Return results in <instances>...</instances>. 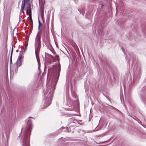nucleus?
<instances>
[{"mask_svg":"<svg viewBox=\"0 0 146 146\" xmlns=\"http://www.w3.org/2000/svg\"><path fill=\"white\" fill-rule=\"evenodd\" d=\"M60 70V67L58 66L54 67L52 68V79L51 80V84L48 86V89L46 90V92L44 93V96H46L48 93V90H50L49 92L46 97L48 98V101H50L51 98L53 97L54 91L55 88V86L58 82Z\"/></svg>","mask_w":146,"mask_h":146,"instance_id":"obj_1","label":"nucleus"},{"mask_svg":"<svg viewBox=\"0 0 146 146\" xmlns=\"http://www.w3.org/2000/svg\"><path fill=\"white\" fill-rule=\"evenodd\" d=\"M29 117L27 120V123L26 127L23 131L22 137V146H29V137L31 129L32 121Z\"/></svg>","mask_w":146,"mask_h":146,"instance_id":"obj_2","label":"nucleus"},{"mask_svg":"<svg viewBox=\"0 0 146 146\" xmlns=\"http://www.w3.org/2000/svg\"><path fill=\"white\" fill-rule=\"evenodd\" d=\"M35 47H36L35 50V54L37 60V54L39 52L41 47V40H40V38H38L37 40H35Z\"/></svg>","mask_w":146,"mask_h":146,"instance_id":"obj_3","label":"nucleus"},{"mask_svg":"<svg viewBox=\"0 0 146 146\" xmlns=\"http://www.w3.org/2000/svg\"><path fill=\"white\" fill-rule=\"evenodd\" d=\"M26 13L27 15H29V17L32 24L33 20L31 17V6L29 4L27 6Z\"/></svg>","mask_w":146,"mask_h":146,"instance_id":"obj_4","label":"nucleus"},{"mask_svg":"<svg viewBox=\"0 0 146 146\" xmlns=\"http://www.w3.org/2000/svg\"><path fill=\"white\" fill-rule=\"evenodd\" d=\"M16 63L17 66L19 67L22 64V62L21 59L19 58V57H18V58Z\"/></svg>","mask_w":146,"mask_h":146,"instance_id":"obj_5","label":"nucleus"},{"mask_svg":"<svg viewBox=\"0 0 146 146\" xmlns=\"http://www.w3.org/2000/svg\"><path fill=\"white\" fill-rule=\"evenodd\" d=\"M39 30V31L38 33H37V35L36 36L35 40H37L38 38H39L40 40V33L42 30L41 29L40 30V29Z\"/></svg>","mask_w":146,"mask_h":146,"instance_id":"obj_6","label":"nucleus"},{"mask_svg":"<svg viewBox=\"0 0 146 146\" xmlns=\"http://www.w3.org/2000/svg\"><path fill=\"white\" fill-rule=\"evenodd\" d=\"M24 0H23L22 1V4L21 5V10H24L25 6V3H25L24 1Z\"/></svg>","mask_w":146,"mask_h":146,"instance_id":"obj_7","label":"nucleus"},{"mask_svg":"<svg viewBox=\"0 0 146 146\" xmlns=\"http://www.w3.org/2000/svg\"><path fill=\"white\" fill-rule=\"evenodd\" d=\"M48 57H49L50 58L52 59L53 60H54V58H55L54 57V56H52L50 54H48Z\"/></svg>","mask_w":146,"mask_h":146,"instance_id":"obj_8","label":"nucleus"},{"mask_svg":"<svg viewBox=\"0 0 146 146\" xmlns=\"http://www.w3.org/2000/svg\"><path fill=\"white\" fill-rule=\"evenodd\" d=\"M54 61H59V56L58 55H56V57L55 58H54Z\"/></svg>","mask_w":146,"mask_h":146,"instance_id":"obj_9","label":"nucleus"},{"mask_svg":"<svg viewBox=\"0 0 146 146\" xmlns=\"http://www.w3.org/2000/svg\"><path fill=\"white\" fill-rule=\"evenodd\" d=\"M38 23H39V25H38V29L39 30L40 29V26L42 25V24L40 22L39 19H38Z\"/></svg>","mask_w":146,"mask_h":146,"instance_id":"obj_10","label":"nucleus"},{"mask_svg":"<svg viewBox=\"0 0 146 146\" xmlns=\"http://www.w3.org/2000/svg\"><path fill=\"white\" fill-rule=\"evenodd\" d=\"M12 56L11 55L10 57V64L12 63Z\"/></svg>","mask_w":146,"mask_h":146,"instance_id":"obj_11","label":"nucleus"},{"mask_svg":"<svg viewBox=\"0 0 146 146\" xmlns=\"http://www.w3.org/2000/svg\"><path fill=\"white\" fill-rule=\"evenodd\" d=\"M78 10L80 14H82L83 16L84 15V11H83L81 13L79 9H78Z\"/></svg>","mask_w":146,"mask_h":146,"instance_id":"obj_12","label":"nucleus"},{"mask_svg":"<svg viewBox=\"0 0 146 146\" xmlns=\"http://www.w3.org/2000/svg\"><path fill=\"white\" fill-rule=\"evenodd\" d=\"M13 49V45H12V49H11V56H12Z\"/></svg>","mask_w":146,"mask_h":146,"instance_id":"obj_13","label":"nucleus"},{"mask_svg":"<svg viewBox=\"0 0 146 146\" xmlns=\"http://www.w3.org/2000/svg\"><path fill=\"white\" fill-rule=\"evenodd\" d=\"M66 89H67L69 88V84L67 83L66 84Z\"/></svg>","mask_w":146,"mask_h":146,"instance_id":"obj_14","label":"nucleus"},{"mask_svg":"<svg viewBox=\"0 0 146 146\" xmlns=\"http://www.w3.org/2000/svg\"><path fill=\"white\" fill-rule=\"evenodd\" d=\"M101 9H103V7H104V5H103V4H102L101 5Z\"/></svg>","mask_w":146,"mask_h":146,"instance_id":"obj_15","label":"nucleus"},{"mask_svg":"<svg viewBox=\"0 0 146 146\" xmlns=\"http://www.w3.org/2000/svg\"><path fill=\"white\" fill-rule=\"evenodd\" d=\"M27 46H25V48H24V52H25V50L27 49Z\"/></svg>","mask_w":146,"mask_h":146,"instance_id":"obj_16","label":"nucleus"},{"mask_svg":"<svg viewBox=\"0 0 146 146\" xmlns=\"http://www.w3.org/2000/svg\"><path fill=\"white\" fill-rule=\"evenodd\" d=\"M21 56H22V54H21V53H20L19 54V57L20 58Z\"/></svg>","mask_w":146,"mask_h":146,"instance_id":"obj_17","label":"nucleus"},{"mask_svg":"<svg viewBox=\"0 0 146 146\" xmlns=\"http://www.w3.org/2000/svg\"><path fill=\"white\" fill-rule=\"evenodd\" d=\"M23 10H21V11L22 12V13H24V11H23Z\"/></svg>","mask_w":146,"mask_h":146,"instance_id":"obj_18","label":"nucleus"},{"mask_svg":"<svg viewBox=\"0 0 146 146\" xmlns=\"http://www.w3.org/2000/svg\"><path fill=\"white\" fill-rule=\"evenodd\" d=\"M52 53H53V54H56V53L54 52H52Z\"/></svg>","mask_w":146,"mask_h":146,"instance_id":"obj_19","label":"nucleus"},{"mask_svg":"<svg viewBox=\"0 0 146 146\" xmlns=\"http://www.w3.org/2000/svg\"><path fill=\"white\" fill-rule=\"evenodd\" d=\"M18 51H19V50H16V52H18Z\"/></svg>","mask_w":146,"mask_h":146,"instance_id":"obj_20","label":"nucleus"},{"mask_svg":"<svg viewBox=\"0 0 146 146\" xmlns=\"http://www.w3.org/2000/svg\"><path fill=\"white\" fill-rule=\"evenodd\" d=\"M20 53H21L22 52V51H20Z\"/></svg>","mask_w":146,"mask_h":146,"instance_id":"obj_21","label":"nucleus"},{"mask_svg":"<svg viewBox=\"0 0 146 146\" xmlns=\"http://www.w3.org/2000/svg\"><path fill=\"white\" fill-rule=\"evenodd\" d=\"M56 46L58 47V45H57L56 44Z\"/></svg>","mask_w":146,"mask_h":146,"instance_id":"obj_22","label":"nucleus"},{"mask_svg":"<svg viewBox=\"0 0 146 146\" xmlns=\"http://www.w3.org/2000/svg\"><path fill=\"white\" fill-rule=\"evenodd\" d=\"M22 131V129L21 130V132Z\"/></svg>","mask_w":146,"mask_h":146,"instance_id":"obj_23","label":"nucleus"}]
</instances>
